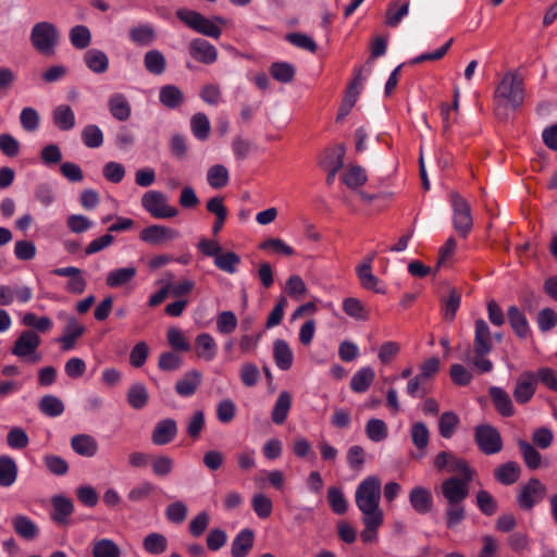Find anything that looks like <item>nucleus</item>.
Here are the masks:
<instances>
[{
  "label": "nucleus",
  "instance_id": "f257e3e1",
  "mask_svg": "<svg viewBox=\"0 0 557 557\" xmlns=\"http://www.w3.org/2000/svg\"><path fill=\"white\" fill-rule=\"evenodd\" d=\"M525 98L523 77L517 71L506 72L494 91L496 114L506 115L507 110H518L524 103Z\"/></svg>",
  "mask_w": 557,
  "mask_h": 557
},
{
  "label": "nucleus",
  "instance_id": "f03ea898",
  "mask_svg": "<svg viewBox=\"0 0 557 557\" xmlns=\"http://www.w3.org/2000/svg\"><path fill=\"white\" fill-rule=\"evenodd\" d=\"M382 484L376 475L360 481L355 492V503L362 517L384 516L380 508Z\"/></svg>",
  "mask_w": 557,
  "mask_h": 557
},
{
  "label": "nucleus",
  "instance_id": "7ed1b4c3",
  "mask_svg": "<svg viewBox=\"0 0 557 557\" xmlns=\"http://www.w3.org/2000/svg\"><path fill=\"white\" fill-rule=\"evenodd\" d=\"M41 338L38 333L33 330H24L16 337L11 352L20 360L28 363H37L42 359L38 348Z\"/></svg>",
  "mask_w": 557,
  "mask_h": 557
},
{
  "label": "nucleus",
  "instance_id": "20e7f679",
  "mask_svg": "<svg viewBox=\"0 0 557 557\" xmlns=\"http://www.w3.org/2000/svg\"><path fill=\"white\" fill-rule=\"evenodd\" d=\"M59 39V30L50 22H38L30 29L29 40L33 47L42 54H53Z\"/></svg>",
  "mask_w": 557,
  "mask_h": 557
},
{
  "label": "nucleus",
  "instance_id": "39448f33",
  "mask_svg": "<svg viewBox=\"0 0 557 557\" xmlns=\"http://www.w3.org/2000/svg\"><path fill=\"white\" fill-rule=\"evenodd\" d=\"M473 474L474 472H468L459 476L453 475L441 483L438 494L446 504H462L469 495V484Z\"/></svg>",
  "mask_w": 557,
  "mask_h": 557
},
{
  "label": "nucleus",
  "instance_id": "423d86ee",
  "mask_svg": "<svg viewBox=\"0 0 557 557\" xmlns=\"http://www.w3.org/2000/svg\"><path fill=\"white\" fill-rule=\"evenodd\" d=\"M176 16L186 26L203 36L218 39L222 34L221 28L212 20L207 18L206 16L194 10L184 8L178 9L176 11Z\"/></svg>",
  "mask_w": 557,
  "mask_h": 557
},
{
  "label": "nucleus",
  "instance_id": "0eeeda50",
  "mask_svg": "<svg viewBox=\"0 0 557 557\" xmlns=\"http://www.w3.org/2000/svg\"><path fill=\"white\" fill-rule=\"evenodd\" d=\"M143 208L153 218L171 219L177 215L176 208L169 206L165 196L158 190H149L141 197Z\"/></svg>",
  "mask_w": 557,
  "mask_h": 557
},
{
  "label": "nucleus",
  "instance_id": "6e6552de",
  "mask_svg": "<svg viewBox=\"0 0 557 557\" xmlns=\"http://www.w3.org/2000/svg\"><path fill=\"white\" fill-rule=\"evenodd\" d=\"M450 203L454 211L455 230L466 236L472 228V215L469 203L457 193L450 194Z\"/></svg>",
  "mask_w": 557,
  "mask_h": 557
},
{
  "label": "nucleus",
  "instance_id": "1a4fd4ad",
  "mask_svg": "<svg viewBox=\"0 0 557 557\" xmlns=\"http://www.w3.org/2000/svg\"><path fill=\"white\" fill-rule=\"evenodd\" d=\"M546 495V486L536 478L530 479L520 490L517 503L523 510H530Z\"/></svg>",
  "mask_w": 557,
  "mask_h": 557
},
{
  "label": "nucleus",
  "instance_id": "9d476101",
  "mask_svg": "<svg viewBox=\"0 0 557 557\" xmlns=\"http://www.w3.org/2000/svg\"><path fill=\"white\" fill-rule=\"evenodd\" d=\"M475 442L479 448L486 455H493L502 450L503 441L499 432L490 424L475 428Z\"/></svg>",
  "mask_w": 557,
  "mask_h": 557
},
{
  "label": "nucleus",
  "instance_id": "9b49d317",
  "mask_svg": "<svg viewBox=\"0 0 557 557\" xmlns=\"http://www.w3.org/2000/svg\"><path fill=\"white\" fill-rule=\"evenodd\" d=\"M493 350V334L487 322L476 319L474 322L473 351L476 356H486Z\"/></svg>",
  "mask_w": 557,
  "mask_h": 557
},
{
  "label": "nucleus",
  "instance_id": "f8f14e48",
  "mask_svg": "<svg viewBox=\"0 0 557 557\" xmlns=\"http://www.w3.org/2000/svg\"><path fill=\"white\" fill-rule=\"evenodd\" d=\"M434 467L438 471H445L448 473L466 474L468 472H474L468 465V462L456 455L448 451H441L434 458Z\"/></svg>",
  "mask_w": 557,
  "mask_h": 557
},
{
  "label": "nucleus",
  "instance_id": "ddd939ff",
  "mask_svg": "<svg viewBox=\"0 0 557 557\" xmlns=\"http://www.w3.org/2000/svg\"><path fill=\"white\" fill-rule=\"evenodd\" d=\"M537 379L533 372L525 371L519 375L513 388V397L518 404L529 403L535 394Z\"/></svg>",
  "mask_w": 557,
  "mask_h": 557
},
{
  "label": "nucleus",
  "instance_id": "4468645a",
  "mask_svg": "<svg viewBox=\"0 0 557 557\" xmlns=\"http://www.w3.org/2000/svg\"><path fill=\"white\" fill-rule=\"evenodd\" d=\"M180 237V233L171 227L163 225H151L144 228L139 238L150 245H161L165 242L174 240Z\"/></svg>",
  "mask_w": 557,
  "mask_h": 557
},
{
  "label": "nucleus",
  "instance_id": "2eb2a0df",
  "mask_svg": "<svg viewBox=\"0 0 557 557\" xmlns=\"http://www.w3.org/2000/svg\"><path fill=\"white\" fill-rule=\"evenodd\" d=\"M188 49L189 54L197 62L212 64L218 59L216 48L206 39L194 38L190 40Z\"/></svg>",
  "mask_w": 557,
  "mask_h": 557
},
{
  "label": "nucleus",
  "instance_id": "dca6fc26",
  "mask_svg": "<svg viewBox=\"0 0 557 557\" xmlns=\"http://www.w3.org/2000/svg\"><path fill=\"white\" fill-rule=\"evenodd\" d=\"M33 298V290L28 286H10L0 284V306H11L14 301L27 304Z\"/></svg>",
  "mask_w": 557,
  "mask_h": 557
},
{
  "label": "nucleus",
  "instance_id": "f3484780",
  "mask_svg": "<svg viewBox=\"0 0 557 557\" xmlns=\"http://www.w3.org/2000/svg\"><path fill=\"white\" fill-rule=\"evenodd\" d=\"M53 274L58 276L67 277L69 281L65 285V289L75 295H81L84 293L87 282L83 276V272L81 269L76 267H64L57 268L53 270Z\"/></svg>",
  "mask_w": 557,
  "mask_h": 557
},
{
  "label": "nucleus",
  "instance_id": "a211bd4d",
  "mask_svg": "<svg viewBox=\"0 0 557 557\" xmlns=\"http://www.w3.org/2000/svg\"><path fill=\"white\" fill-rule=\"evenodd\" d=\"M177 431V424L174 419L160 420L152 431L151 441L158 446L166 445L175 438Z\"/></svg>",
  "mask_w": 557,
  "mask_h": 557
},
{
  "label": "nucleus",
  "instance_id": "6ab92c4d",
  "mask_svg": "<svg viewBox=\"0 0 557 557\" xmlns=\"http://www.w3.org/2000/svg\"><path fill=\"white\" fill-rule=\"evenodd\" d=\"M409 503L416 512L425 515L433 508L432 493L423 486H414L409 493Z\"/></svg>",
  "mask_w": 557,
  "mask_h": 557
},
{
  "label": "nucleus",
  "instance_id": "aec40b11",
  "mask_svg": "<svg viewBox=\"0 0 557 557\" xmlns=\"http://www.w3.org/2000/svg\"><path fill=\"white\" fill-rule=\"evenodd\" d=\"M53 125L62 132H69L76 125L74 110L69 104L57 106L51 113Z\"/></svg>",
  "mask_w": 557,
  "mask_h": 557
},
{
  "label": "nucleus",
  "instance_id": "412c9836",
  "mask_svg": "<svg viewBox=\"0 0 557 557\" xmlns=\"http://www.w3.org/2000/svg\"><path fill=\"white\" fill-rule=\"evenodd\" d=\"M196 356L203 361H212L218 354V344L209 333H200L195 338Z\"/></svg>",
  "mask_w": 557,
  "mask_h": 557
},
{
  "label": "nucleus",
  "instance_id": "4be33fe9",
  "mask_svg": "<svg viewBox=\"0 0 557 557\" xmlns=\"http://www.w3.org/2000/svg\"><path fill=\"white\" fill-rule=\"evenodd\" d=\"M85 333V326L82 325L74 317H70L63 330V334L59 338L64 351L74 348L76 341Z\"/></svg>",
  "mask_w": 557,
  "mask_h": 557
},
{
  "label": "nucleus",
  "instance_id": "5701e85b",
  "mask_svg": "<svg viewBox=\"0 0 557 557\" xmlns=\"http://www.w3.org/2000/svg\"><path fill=\"white\" fill-rule=\"evenodd\" d=\"M83 61L90 72L98 75L106 73L110 64L107 53L97 48L88 49L83 55Z\"/></svg>",
  "mask_w": 557,
  "mask_h": 557
},
{
  "label": "nucleus",
  "instance_id": "b1692460",
  "mask_svg": "<svg viewBox=\"0 0 557 557\" xmlns=\"http://www.w3.org/2000/svg\"><path fill=\"white\" fill-rule=\"evenodd\" d=\"M108 108L111 115L120 122L128 120L132 114L129 101L126 96L121 92H114L109 97Z\"/></svg>",
  "mask_w": 557,
  "mask_h": 557
},
{
  "label": "nucleus",
  "instance_id": "393cba45",
  "mask_svg": "<svg viewBox=\"0 0 557 557\" xmlns=\"http://www.w3.org/2000/svg\"><path fill=\"white\" fill-rule=\"evenodd\" d=\"M201 381L202 375L198 370H189L184 374L182 379L176 382L175 392L181 397H190L196 393L201 384Z\"/></svg>",
  "mask_w": 557,
  "mask_h": 557
},
{
  "label": "nucleus",
  "instance_id": "a878e982",
  "mask_svg": "<svg viewBox=\"0 0 557 557\" xmlns=\"http://www.w3.org/2000/svg\"><path fill=\"white\" fill-rule=\"evenodd\" d=\"M488 394L493 400L495 409L500 416L511 417L515 414L512 400L506 391L498 386H492L488 389Z\"/></svg>",
  "mask_w": 557,
  "mask_h": 557
},
{
  "label": "nucleus",
  "instance_id": "bb28decb",
  "mask_svg": "<svg viewBox=\"0 0 557 557\" xmlns=\"http://www.w3.org/2000/svg\"><path fill=\"white\" fill-rule=\"evenodd\" d=\"M137 274L135 267L116 268L108 272L106 284L110 288H120L127 285Z\"/></svg>",
  "mask_w": 557,
  "mask_h": 557
},
{
  "label": "nucleus",
  "instance_id": "cd10ccee",
  "mask_svg": "<svg viewBox=\"0 0 557 557\" xmlns=\"http://www.w3.org/2000/svg\"><path fill=\"white\" fill-rule=\"evenodd\" d=\"M509 324L519 338H527L530 334V325L524 313L517 307L510 306L507 310Z\"/></svg>",
  "mask_w": 557,
  "mask_h": 557
},
{
  "label": "nucleus",
  "instance_id": "c85d7f7f",
  "mask_svg": "<svg viewBox=\"0 0 557 557\" xmlns=\"http://www.w3.org/2000/svg\"><path fill=\"white\" fill-rule=\"evenodd\" d=\"M273 358L280 370L286 371L290 369L294 355L289 345L284 339H276L273 344Z\"/></svg>",
  "mask_w": 557,
  "mask_h": 557
},
{
  "label": "nucleus",
  "instance_id": "c756f323",
  "mask_svg": "<svg viewBox=\"0 0 557 557\" xmlns=\"http://www.w3.org/2000/svg\"><path fill=\"white\" fill-rule=\"evenodd\" d=\"M253 537L250 529L242 530L232 542V556L246 557L253 546Z\"/></svg>",
  "mask_w": 557,
  "mask_h": 557
},
{
  "label": "nucleus",
  "instance_id": "7c9ffc66",
  "mask_svg": "<svg viewBox=\"0 0 557 557\" xmlns=\"http://www.w3.org/2000/svg\"><path fill=\"white\" fill-rule=\"evenodd\" d=\"M343 311L356 321H367L370 318V311L367 306L356 297H346L342 304Z\"/></svg>",
  "mask_w": 557,
  "mask_h": 557
},
{
  "label": "nucleus",
  "instance_id": "2f4dec72",
  "mask_svg": "<svg viewBox=\"0 0 557 557\" xmlns=\"http://www.w3.org/2000/svg\"><path fill=\"white\" fill-rule=\"evenodd\" d=\"M356 273L364 289L372 290L376 294L385 293V288L381 281L373 274L372 268L368 265H357Z\"/></svg>",
  "mask_w": 557,
  "mask_h": 557
},
{
  "label": "nucleus",
  "instance_id": "473e14b6",
  "mask_svg": "<svg viewBox=\"0 0 557 557\" xmlns=\"http://www.w3.org/2000/svg\"><path fill=\"white\" fill-rule=\"evenodd\" d=\"M129 39L140 47L150 46L156 39V30L150 24H139L129 29Z\"/></svg>",
  "mask_w": 557,
  "mask_h": 557
},
{
  "label": "nucleus",
  "instance_id": "72a5a7b5",
  "mask_svg": "<svg viewBox=\"0 0 557 557\" xmlns=\"http://www.w3.org/2000/svg\"><path fill=\"white\" fill-rule=\"evenodd\" d=\"M375 379V372L371 367H362L351 377L350 388L355 393H364Z\"/></svg>",
  "mask_w": 557,
  "mask_h": 557
},
{
  "label": "nucleus",
  "instance_id": "f704fd0d",
  "mask_svg": "<svg viewBox=\"0 0 557 557\" xmlns=\"http://www.w3.org/2000/svg\"><path fill=\"white\" fill-rule=\"evenodd\" d=\"M292 406V396L288 392L283 391L278 394L273 406L271 418L275 424H283L287 419Z\"/></svg>",
  "mask_w": 557,
  "mask_h": 557
},
{
  "label": "nucleus",
  "instance_id": "c9c22d12",
  "mask_svg": "<svg viewBox=\"0 0 557 557\" xmlns=\"http://www.w3.org/2000/svg\"><path fill=\"white\" fill-rule=\"evenodd\" d=\"M159 100L168 109H176L184 102V94L175 85H165L160 88Z\"/></svg>",
  "mask_w": 557,
  "mask_h": 557
},
{
  "label": "nucleus",
  "instance_id": "e433bc0d",
  "mask_svg": "<svg viewBox=\"0 0 557 557\" xmlns=\"http://www.w3.org/2000/svg\"><path fill=\"white\" fill-rule=\"evenodd\" d=\"M17 478V466L10 456H0V486L9 487L13 485Z\"/></svg>",
  "mask_w": 557,
  "mask_h": 557
},
{
  "label": "nucleus",
  "instance_id": "4c0bfd02",
  "mask_svg": "<svg viewBox=\"0 0 557 557\" xmlns=\"http://www.w3.org/2000/svg\"><path fill=\"white\" fill-rule=\"evenodd\" d=\"M91 555L92 557H121L122 552L113 540L102 537L92 542Z\"/></svg>",
  "mask_w": 557,
  "mask_h": 557
},
{
  "label": "nucleus",
  "instance_id": "58836bf2",
  "mask_svg": "<svg viewBox=\"0 0 557 557\" xmlns=\"http://www.w3.org/2000/svg\"><path fill=\"white\" fill-rule=\"evenodd\" d=\"M71 446L73 450L84 457H92L97 454L98 445L94 437L81 434L72 437Z\"/></svg>",
  "mask_w": 557,
  "mask_h": 557
},
{
  "label": "nucleus",
  "instance_id": "ea45409f",
  "mask_svg": "<svg viewBox=\"0 0 557 557\" xmlns=\"http://www.w3.org/2000/svg\"><path fill=\"white\" fill-rule=\"evenodd\" d=\"M126 398L133 409L140 410L148 404L149 394L143 383L136 382L129 386Z\"/></svg>",
  "mask_w": 557,
  "mask_h": 557
},
{
  "label": "nucleus",
  "instance_id": "a19ab883",
  "mask_svg": "<svg viewBox=\"0 0 557 557\" xmlns=\"http://www.w3.org/2000/svg\"><path fill=\"white\" fill-rule=\"evenodd\" d=\"M384 516L362 517L364 529L360 533L363 543L371 544L377 540V530L383 524Z\"/></svg>",
  "mask_w": 557,
  "mask_h": 557
},
{
  "label": "nucleus",
  "instance_id": "79ce46f5",
  "mask_svg": "<svg viewBox=\"0 0 557 557\" xmlns=\"http://www.w3.org/2000/svg\"><path fill=\"white\" fill-rule=\"evenodd\" d=\"M12 525L17 535L25 540H33L38 534V528L34 521L23 515H17L12 519Z\"/></svg>",
  "mask_w": 557,
  "mask_h": 557
},
{
  "label": "nucleus",
  "instance_id": "37998d69",
  "mask_svg": "<svg viewBox=\"0 0 557 557\" xmlns=\"http://www.w3.org/2000/svg\"><path fill=\"white\" fill-rule=\"evenodd\" d=\"M520 466L515 461H508L495 470V478L504 485H511L520 476Z\"/></svg>",
  "mask_w": 557,
  "mask_h": 557
},
{
  "label": "nucleus",
  "instance_id": "c03bdc74",
  "mask_svg": "<svg viewBox=\"0 0 557 557\" xmlns=\"http://www.w3.org/2000/svg\"><path fill=\"white\" fill-rule=\"evenodd\" d=\"M145 69L153 75H161L165 71L166 61L161 51L149 50L144 55Z\"/></svg>",
  "mask_w": 557,
  "mask_h": 557
},
{
  "label": "nucleus",
  "instance_id": "a18cd8bd",
  "mask_svg": "<svg viewBox=\"0 0 557 557\" xmlns=\"http://www.w3.org/2000/svg\"><path fill=\"white\" fill-rule=\"evenodd\" d=\"M190 131L198 140H207L211 131L208 116L202 112L194 114L190 119Z\"/></svg>",
  "mask_w": 557,
  "mask_h": 557
},
{
  "label": "nucleus",
  "instance_id": "49530a36",
  "mask_svg": "<svg viewBox=\"0 0 557 557\" xmlns=\"http://www.w3.org/2000/svg\"><path fill=\"white\" fill-rule=\"evenodd\" d=\"M518 446L524 460V463L529 469L535 470L541 467L542 456L536 450L535 446H533L532 444L524 440H519Z\"/></svg>",
  "mask_w": 557,
  "mask_h": 557
},
{
  "label": "nucleus",
  "instance_id": "de8ad7c7",
  "mask_svg": "<svg viewBox=\"0 0 557 557\" xmlns=\"http://www.w3.org/2000/svg\"><path fill=\"white\" fill-rule=\"evenodd\" d=\"M228 170L222 164H214L207 171V182L214 189L225 187L228 183Z\"/></svg>",
  "mask_w": 557,
  "mask_h": 557
},
{
  "label": "nucleus",
  "instance_id": "09e8293b",
  "mask_svg": "<svg viewBox=\"0 0 557 557\" xmlns=\"http://www.w3.org/2000/svg\"><path fill=\"white\" fill-rule=\"evenodd\" d=\"M72 46L76 49H86L91 42V32L85 25H76L69 32Z\"/></svg>",
  "mask_w": 557,
  "mask_h": 557
},
{
  "label": "nucleus",
  "instance_id": "8fccbe9b",
  "mask_svg": "<svg viewBox=\"0 0 557 557\" xmlns=\"http://www.w3.org/2000/svg\"><path fill=\"white\" fill-rule=\"evenodd\" d=\"M144 549L151 555H160L168 548V540L161 533H149L143 541Z\"/></svg>",
  "mask_w": 557,
  "mask_h": 557
},
{
  "label": "nucleus",
  "instance_id": "3c124183",
  "mask_svg": "<svg viewBox=\"0 0 557 557\" xmlns=\"http://www.w3.org/2000/svg\"><path fill=\"white\" fill-rule=\"evenodd\" d=\"M460 423L459 417L454 411H445L438 421V432L442 437L450 438Z\"/></svg>",
  "mask_w": 557,
  "mask_h": 557
},
{
  "label": "nucleus",
  "instance_id": "603ef678",
  "mask_svg": "<svg viewBox=\"0 0 557 557\" xmlns=\"http://www.w3.org/2000/svg\"><path fill=\"white\" fill-rule=\"evenodd\" d=\"M240 263V258L233 251L220 252L215 260L214 265L223 272L233 274L237 271Z\"/></svg>",
  "mask_w": 557,
  "mask_h": 557
},
{
  "label": "nucleus",
  "instance_id": "864d4df0",
  "mask_svg": "<svg viewBox=\"0 0 557 557\" xmlns=\"http://www.w3.org/2000/svg\"><path fill=\"white\" fill-rule=\"evenodd\" d=\"M53 506V520L58 522H65L69 516L73 512V503L63 496H55L52 498Z\"/></svg>",
  "mask_w": 557,
  "mask_h": 557
},
{
  "label": "nucleus",
  "instance_id": "5fc2aeb1",
  "mask_svg": "<svg viewBox=\"0 0 557 557\" xmlns=\"http://www.w3.org/2000/svg\"><path fill=\"white\" fill-rule=\"evenodd\" d=\"M295 66L287 62H274L270 66L272 77L281 83L287 84L294 79Z\"/></svg>",
  "mask_w": 557,
  "mask_h": 557
},
{
  "label": "nucleus",
  "instance_id": "6e6d98bb",
  "mask_svg": "<svg viewBox=\"0 0 557 557\" xmlns=\"http://www.w3.org/2000/svg\"><path fill=\"white\" fill-rule=\"evenodd\" d=\"M411 441L414 447L419 450H424L430 441V432L425 423L414 422L410 430Z\"/></svg>",
  "mask_w": 557,
  "mask_h": 557
},
{
  "label": "nucleus",
  "instance_id": "4d7b16f0",
  "mask_svg": "<svg viewBox=\"0 0 557 557\" xmlns=\"http://www.w3.org/2000/svg\"><path fill=\"white\" fill-rule=\"evenodd\" d=\"M82 140L88 148H99L103 144V133L99 126L88 124L82 131Z\"/></svg>",
  "mask_w": 557,
  "mask_h": 557
},
{
  "label": "nucleus",
  "instance_id": "13d9d810",
  "mask_svg": "<svg viewBox=\"0 0 557 557\" xmlns=\"http://www.w3.org/2000/svg\"><path fill=\"white\" fill-rule=\"evenodd\" d=\"M39 408L46 416L59 417L64 411V404L57 396L46 395L40 399Z\"/></svg>",
  "mask_w": 557,
  "mask_h": 557
},
{
  "label": "nucleus",
  "instance_id": "bf43d9fd",
  "mask_svg": "<svg viewBox=\"0 0 557 557\" xmlns=\"http://www.w3.org/2000/svg\"><path fill=\"white\" fill-rule=\"evenodd\" d=\"M366 434L372 442H382L388 435L387 425L381 419H370L366 424Z\"/></svg>",
  "mask_w": 557,
  "mask_h": 557
},
{
  "label": "nucleus",
  "instance_id": "052dcab7",
  "mask_svg": "<svg viewBox=\"0 0 557 557\" xmlns=\"http://www.w3.org/2000/svg\"><path fill=\"white\" fill-rule=\"evenodd\" d=\"M238 320L233 311L225 310L216 317V330L220 334L228 335L236 330Z\"/></svg>",
  "mask_w": 557,
  "mask_h": 557
},
{
  "label": "nucleus",
  "instance_id": "680f3d73",
  "mask_svg": "<svg viewBox=\"0 0 557 557\" xmlns=\"http://www.w3.org/2000/svg\"><path fill=\"white\" fill-rule=\"evenodd\" d=\"M343 182L349 188H358L367 182V174L363 168L351 165L343 175Z\"/></svg>",
  "mask_w": 557,
  "mask_h": 557
},
{
  "label": "nucleus",
  "instance_id": "e2e57ef3",
  "mask_svg": "<svg viewBox=\"0 0 557 557\" xmlns=\"http://www.w3.org/2000/svg\"><path fill=\"white\" fill-rule=\"evenodd\" d=\"M251 506L255 513L260 519H267L271 516L273 504L270 497L262 493L255 494L251 499Z\"/></svg>",
  "mask_w": 557,
  "mask_h": 557
},
{
  "label": "nucleus",
  "instance_id": "0e129e2a",
  "mask_svg": "<svg viewBox=\"0 0 557 557\" xmlns=\"http://www.w3.org/2000/svg\"><path fill=\"white\" fill-rule=\"evenodd\" d=\"M327 500L332 510L337 515H343L348 509V502L344 493L338 487H330L327 491Z\"/></svg>",
  "mask_w": 557,
  "mask_h": 557
},
{
  "label": "nucleus",
  "instance_id": "69168bd1",
  "mask_svg": "<svg viewBox=\"0 0 557 557\" xmlns=\"http://www.w3.org/2000/svg\"><path fill=\"white\" fill-rule=\"evenodd\" d=\"M166 339L169 345L177 351H188L190 345L186 339L183 331L178 327L171 326L166 332Z\"/></svg>",
  "mask_w": 557,
  "mask_h": 557
},
{
  "label": "nucleus",
  "instance_id": "338daca9",
  "mask_svg": "<svg viewBox=\"0 0 557 557\" xmlns=\"http://www.w3.org/2000/svg\"><path fill=\"white\" fill-rule=\"evenodd\" d=\"M150 463H151L152 473L156 476H160V478L169 475L173 471V468H174V460L170 456H166V455H159V456L152 458Z\"/></svg>",
  "mask_w": 557,
  "mask_h": 557
},
{
  "label": "nucleus",
  "instance_id": "774afa93",
  "mask_svg": "<svg viewBox=\"0 0 557 557\" xmlns=\"http://www.w3.org/2000/svg\"><path fill=\"white\" fill-rule=\"evenodd\" d=\"M187 513L188 508L182 500L171 503L165 508L166 519L175 524L182 523L186 519Z\"/></svg>",
  "mask_w": 557,
  "mask_h": 557
}]
</instances>
